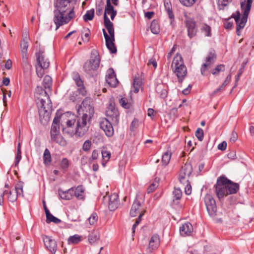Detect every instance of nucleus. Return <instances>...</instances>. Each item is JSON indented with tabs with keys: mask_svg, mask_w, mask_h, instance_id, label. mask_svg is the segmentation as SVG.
<instances>
[{
	"mask_svg": "<svg viewBox=\"0 0 254 254\" xmlns=\"http://www.w3.org/2000/svg\"><path fill=\"white\" fill-rule=\"evenodd\" d=\"M43 240L46 248L50 251L52 254H55L57 249V244L56 242L51 238V237L44 235L43 236Z\"/></svg>",
	"mask_w": 254,
	"mask_h": 254,
	"instance_id": "f8f14e48",
	"label": "nucleus"
},
{
	"mask_svg": "<svg viewBox=\"0 0 254 254\" xmlns=\"http://www.w3.org/2000/svg\"><path fill=\"white\" fill-rule=\"evenodd\" d=\"M35 96L36 99V102L41 101V103L40 104L41 106H43V103H46V109H47V111H49L51 107V101L47 92L42 87L38 86L36 89Z\"/></svg>",
	"mask_w": 254,
	"mask_h": 254,
	"instance_id": "39448f33",
	"label": "nucleus"
},
{
	"mask_svg": "<svg viewBox=\"0 0 254 254\" xmlns=\"http://www.w3.org/2000/svg\"><path fill=\"white\" fill-rule=\"evenodd\" d=\"M104 23L105 27L107 29L108 31H110L114 29L113 27V24L110 20L109 18L107 15H105L104 17Z\"/></svg>",
	"mask_w": 254,
	"mask_h": 254,
	"instance_id": "79ce46f5",
	"label": "nucleus"
},
{
	"mask_svg": "<svg viewBox=\"0 0 254 254\" xmlns=\"http://www.w3.org/2000/svg\"><path fill=\"white\" fill-rule=\"evenodd\" d=\"M91 98L86 97L82 102L80 109L78 110V114L80 115V110L83 112L82 116L78 117L77 119L68 120L66 122L68 128L73 127L74 129L68 131L74 132L77 135L82 136L88 130L89 127V121L94 113V109L92 105Z\"/></svg>",
	"mask_w": 254,
	"mask_h": 254,
	"instance_id": "f257e3e1",
	"label": "nucleus"
},
{
	"mask_svg": "<svg viewBox=\"0 0 254 254\" xmlns=\"http://www.w3.org/2000/svg\"><path fill=\"white\" fill-rule=\"evenodd\" d=\"M142 82L139 77H135L133 82V92L135 93L138 92L139 88L141 86Z\"/></svg>",
	"mask_w": 254,
	"mask_h": 254,
	"instance_id": "f704fd0d",
	"label": "nucleus"
},
{
	"mask_svg": "<svg viewBox=\"0 0 254 254\" xmlns=\"http://www.w3.org/2000/svg\"><path fill=\"white\" fill-rule=\"evenodd\" d=\"M204 202L209 215H215L217 211V206L213 196L210 194H207L204 197Z\"/></svg>",
	"mask_w": 254,
	"mask_h": 254,
	"instance_id": "9d476101",
	"label": "nucleus"
},
{
	"mask_svg": "<svg viewBox=\"0 0 254 254\" xmlns=\"http://www.w3.org/2000/svg\"><path fill=\"white\" fill-rule=\"evenodd\" d=\"M228 182L226 185L228 195L236 193L239 189V185L238 183H233L229 180H228Z\"/></svg>",
	"mask_w": 254,
	"mask_h": 254,
	"instance_id": "393cba45",
	"label": "nucleus"
},
{
	"mask_svg": "<svg viewBox=\"0 0 254 254\" xmlns=\"http://www.w3.org/2000/svg\"><path fill=\"white\" fill-rule=\"evenodd\" d=\"M252 2L253 0H247L246 3L245 1L241 2V6L243 13L241 18L240 17V13L238 11L232 15V17L234 18L237 24L236 32L239 36L240 35V30L243 29L246 25L251 8Z\"/></svg>",
	"mask_w": 254,
	"mask_h": 254,
	"instance_id": "f03ea898",
	"label": "nucleus"
},
{
	"mask_svg": "<svg viewBox=\"0 0 254 254\" xmlns=\"http://www.w3.org/2000/svg\"><path fill=\"white\" fill-rule=\"evenodd\" d=\"M73 79L75 81L76 85L79 87L82 88L83 87V83L80 78V77L78 73H76L74 74Z\"/></svg>",
	"mask_w": 254,
	"mask_h": 254,
	"instance_id": "8fccbe9b",
	"label": "nucleus"
},
{
	"mask_svg": "<svg viewBox=\"0 0 254 254\" xmlns=\"http://www.w3.org/2000/svg\"><path fill=\"white\" fill-rule=\"evenodd\" d=\"M106 80L107 83L111 86L115 87L118 84L119 81L117 79L116 74L112 68L108 70V74L106 75Z\"/></svg>",
	"mask_w": 254,
	"mask_h": 254,
	"instance_id": "2eb2a0df",
	"label": "nucleus"
},
{
	"mask_svg": "<svg viewBox=\"0 0 254 254\" xmlns=\"http://www.w3.org/2000/svg\"><path fill=\"white\" fill-rule=\"evenodd\" d=\"M60 117L57 116L55 117L53 124L52 125L51 129V137H54V135L60 134Z\"/></svg>",
	"mask_w": 254,
	"mask_h": 254,
	"instance_id": "4be33fe9",
	"label": "nucleus"
},
{
	"mask_svg": "<svg viewBox=\"0 0 254 254\" xmlns=\"http://www.w3.org/2000/svg\"><path fill=\"white\" fill-rule=\"evenodd\" d=\"M43 158L44 164L46 166L50 165L51 162V155L48 149L46 148L45 150Z\"/></svg>",
	"mask_w": 254,
	"mask_h": 254,
	"instance_id": "c756f323",
	"label": "nucleus"
},
{
	"mask_svg": "<svg viewBox=\"0 0 254 254\" xmlns=\"http://www.w3.org/2000/svg\"><path fill=\"white\" fill-rule=\"evenodd\" d=\"M43 85L44 88L47 89H49L50 91L51 90L52 85V78L49 75H46L43 79Z\"/></svg>",
	"mask_w": 254,
	"mask_h": 254,
	"instance_id": "2f4dec72",
	"label": "nucleus"
},
{
	"mask_svg": "<svg viewBox=\"0 0 254 254\" xmlns=\"http://www.w3.org/2000/svg\"><path fill=\"white\" fill-rule=\"evenodd\" d=\"M115 11L116 10L114 9L113 6L111 5L110 0H107L104 16L105 15V14L107 15V14H111L112 13H113V11Z\"/></svg>",
	"mask_w": 254,
	"mask_h": 254,
	"instance_id": "58836bf2",
	"label": "nucleus"
},
{
	"mask_svg": "<svg viewBox=\"0 0 254 254\" xmlns=\"http://www.w3.org/2000/svg\"><path fill=\"white\" fill-rule=\"evenodd\" d=\"M106 45L107 48L112 54H115L117 53V48L114 43L115 41H109L108 39L105 40Z\"/></svg>",
	"mask_w": 254,
	"mask_h": 254,
	"instance_id": "72a5a7b5",
	"label": "nucleus"
},
{
	"mask_svg": "<svg viewBox=\"0 0 254 254\" xmlns=\"http://www.w3.org/2000/svg\"><path fill=\"white\" fill-rule=\"evenodd\" d=\"M193 231V227L190 223H185L180 228V232L182 236H189Z\"/></svg>",
	"mask_w": 254,
	"mask_h": 254,
	"instance_id": "5701e85b",
	"label": "nucleus"
},
{
	"mask_svg": "<svg viewBox=\"0 0 254 254\" xmlns=\"http://www.w3.org/2000/svg\"><path fill=\"white\" fill-rule=\"evenodd\" d=\"M119 103L123 108L125 109H130L132 106V101H129L126 98H121L119 100Z\"/></svg>",
	"mask_w": 254,
	"mask_h": 254,
	"instance_id": "473e14b6",
	"label": "nucleus"
},
{
	"mask_svg": "<svg viewBox=\"0 0 254 254\" xmlns=\"http://www.w3.org/2000/svg\"><path fill=\"white\" fill-rule=\"evenodd\" d=\"M21 159V150L17 149V154L15 157V165L17 166L18 165L20 160Z\"/></svg>",
	"mask_w": 254,
	"mask_h": 254,
	"instance_id": "69168bd1",
	"label": "nucleus"
},
{
	"mask_svg": "<svg viewBox=\"0 0 254 254\" xmlns=\"http://www.w3.org/2000/svg\"><path fill=\"white\" fill-rule=\"evenodd\" d=\"M180 2L185 6H191L193 5L196 0H179Z\"/></svg>",
	"mask_w": 254,
	"mask_h": 254,
	"instance_id": "5fc2aeb1",
	"label": "nucleus"
},
{
	"mask_svg": "<svg viewBox=\"0 0 254 254\" xmlns=\"http://www.w3.org/2000/svg\"><path fill=\"white\" fill-rule=\"evenodd\" d=\"M40 103L41 101L37 102V103L39 109V114L40 120L42 121V118L43 117V118L45 119V121H47L49 120L50 115L52 110V103H51V107L49 111H47V109H46V103H43V106H41V105H40Z\"/></svg>",
	"mask_w": 254,
	"mask_h": 254,
	"instance_id": "4468645a",
	"label": "nucleus"
},
{
	"mask_svg": "<svg viewBox=\"0 0 254 254\" xmlns=\"http://www.w3.org/2000/svg\"><path fill=\"white\" fill-rule=\"evenodd\" d=\"M113 122L107 119H103L100 122V128L104 131L106 135L108 137H111L113 135L114 130L113 127Z\"/></svg>",
	"mask_w": 254,
	"mask_h": 254,
	"instance_id": "9b49d317",
	"label": "nucleus"
},
{
	"mask_svg": "<svg viewBox=\"0 0 254 254\" xmlns=\"http://www.w3.org/2000/svg\"><path fill=\"white\" fill-rule=\"evenodd\" d=\"M171 153L170 151H167L162 155V162L165 166L168 165L170 161Z\"/></svg>",
	"mask_w": 254,
	"mask_h": 254,
	"instance_id": "a19ab883",
	"label": "nucleus"
},
{
	"mask_svg": "<svg viewBox=\"0 0 254 254\" xmlns=\"http://www.w3.org/2000/svg\"><path fill=\"white\" fill-rule=\"evenodd\" d=\"M74 188H71L68 190L63 191L61 189L58 190L60 197L64 200H70L73 196Z\"/></svg>",
	"mask_w": 254,
	"mask_h": 254,
	"instance_id": "412c9836",
	"label": "nucleus"
},
{
	"mask_svg": "<svg viewBox=\"0 0 254 254\" xmlns=\"http://www.w3.org/2000/svg\"><path fill=\"white\" fill-rule=\"evenodd\" d=\"M100 59L99 55H92L91 59L86 62L83 66L84 70L88 74H92L93 71L96 70L99 66Z\"/></svg>",
	"mask_w": 254,
	"mask_h": 254,
	"instance_id": "423d86ee",
	"label": "nucleus"
},
{
	"mask_svg": "<svg viewBox=\"0 0 254 254\" xmlns=\"http://www.w3.org/2000/svg\"><path fill=\"white\" fill-rule=\"evenodd\" d=\"M184 64H185L181 55L177 53L173 58L171 64L172 69H176L177 66L179 67Z\"/></svg>",
	"mask_w": 254,
	"mask_h": 254,
	"instance_id": "b1692460",
	"label": "nucleus"
},
{
	"mask_svg": "<svg viewBox=\"0 0 254 254\" xmlns=\"http://www.w3.org/2000/svg\"><path fill=\"white\" fill-rule=\"evenodd\" d=\"M21 47V52L23 62L24 63H27L28 56H27V49L28 47V44L27 41L25 40H23L21 41L20 44Z\"/></svg>",
	"mask_w": 254,
	"mask_h": 254,
	"instance_id": "a878e982",
	"label": "nucleus"
},
{
	"mask_svg": "<svg viewBox=\"0 0 254 254\" xmlns=\"http://www.w3.org/2000/svg\"><path fill=\"white\" fill-rule=\"evenodd\" d=\"M213 64V63H211L210 62H207V61H206L205 63H204L201 66L200 69L201 74L204 76L206 75V71H207L210 68H211Z\"/></svg>",
	"mask_w": 254,
	"mask_h": 254,
	"instance_id": "4c0bfd02",
	"label": "nucleus"
},
{
	"mask_svg": "<svg viewBox=\"0 0 254 254\" xmlns=\"http://www.w3.org/2000/svg\"><path fill=\"white\" fill-rule=\"evenodd\" d=\"M81 236L78 235H74L70 236L68 239V244L76 245L78 244L81 241Z\"/></svg>",
	"mask_w": 254,
	"mask_h": 254,
	"instance_id": "e433bc0d",
	"label": "nucleus"
},
{
	"mask_svg": "<svg viewBox=\"0 0 254 254\" xmlns=\"http://www.w3.org/2000/svg\"><path fill=\"white\" fill-rule=\"evenodd\" d=\"M165 9L168 14L169 18L172 20L174 18V15L172 11V5L170 2H165L164 3ZM172 23V21H171Z\"/></svg>",
	"mask_w": 254,
	"mask_h": 254,
	"instance_id": "c9c22d12",
	"label": "nucleus"
},
{
	"mask_svg": "<svg viewBox=\"0 0 254 254\" xmlns=\"http://www.w3.org/2000/svg\"><path fill=\"white\" fill-rule=\"evenodd\" d=\"M225 70V65L224 64L217 65L215 68L212 69L211 73L214 75H218L220 72Z\"/></svg>",
	"mask_w": 254,
	"mask_h": 254,
	"instance_id": "a18cd8bd",
	"label": "nucleus"
},
{
	"mask_svg": "<svg viewBox=\"0 0 254 254\" xmlns=\"http://www.w3.org/2000/svg\"><path fill=\"white\" fill-rule=\"evenodd\" d=\"M69 166V162L66 158H63L60 163V168L64 171H66Z\"/></svg>",
	"mask_w": 254,
	"mask_h": 254,
	"instance_id": "de8ad7c7",
	"label": "nucleus"
},
{
	"mask_svg": "<svg viewBox=\"0 0 254 254\" xmlns=\"http://www.w3.org/2000/svg\"><path fill=\"white\" fill-rule=\"evenodd\" d=\"M99 156V151L97 150H94L92 153L91 158H89V162H91L93 160H96Z\"/></svg>",
	"mask_w": 254,
	"mask_h": 254,
	"instance_id": "680f3d73",
	"label": "nucleus"
},
{
	"mask_svg": "<svg viewBox=\"0 0 254 254\" xmlns=\"http://www.w3.org/2000/svg\"><path fill=\"white\" fill-rule=\"evenodd\" d=\"M36 55L38 65L43 68V69L48 68L50 65V62L48 59H45L44 52L39 51L38 53L36 54Z\"/></svg>",
	"mask_w": 254,
	"mask_h": 254,
	"instance_id": "dca6fc26",
	"label": "nucleus"
},
{
	"mask_svg": "<svg viewBox=\"0 0 254 254\" xmlns=\"http://www.w3.org/2000/svg\"><path fill=\"white\" fill-rule=\"evenodd\" d=\"M174 198L176 200H179L181 198L182 196V191L179 188H175L173 191Z\"/></svg>",
	"mask_w": 254,
	"mask_h": 254,
	"instance_id": "603ef678",
	"label": "nucleus"
},
{
	"mask_svg": "<svg viewBox=\"0 0 254 254\" xmlns=\"http://www.w3.org/2000/svg\"><path fill=\"white\" fill-rule=\"evenodd\" d=\"M192 172V167L191 164L186 163L182 167L180 170L179 179L180 182L185 185L186 183L188 182L190 175Z\"/></svg>",
	"mask_w": 254,
	"mask_h": 254,
	"instance_id": "6e6552de",
	"label": "nucleus"
},
{
	"mask_svg": "<svg viewBox=\"0 0 254 254\" xmlns=\"http://www.w3.org/2000/svg\"><path fill=\"white\" fill-rule=\"evenodd\" d=\"M231 80V75L230 73L226 77L225 81L223 82L222 84L218 88H217L212 93V95H214L219 92L224 91L226 86L229 84Z\"/></svg>",
	"mask_w": 254,
	"mask_h": 254,
	"instance_id": "cd10ccee",
	"label": "nucleus"
},
{
	"mask_svg": "<svg viewBox=\"0 0 254 254\" xmlns=\"http://www.w3.org/2000/svg\"><path fill=\"white\" fill-rule=\"evenodd\" d=\"M186 26L187 28L188 35L191 38L195 36L197 32L196 23L194 20L190 18H188L185 21Z\"/></svg>",
	"mask_w": 254,
	"mask_h": 254,
	"instance_id": "ddd939ff",
	"label": "nucleus"
},
{
	"mask_svg": "<svg viewBox=\"0 0 254 254\" xmlns=\"http://www.w3.org/2000/svg\"><path fill=\"white\" fill-rule=\"evenodd\" d=\"M118 197V195L116 193H114L110 195L108 207L111 211H114L118 208L119 204Z\"/></svg>",
	"mask_w": 254,
	"mask_h": 254,
	"instance_id": "6ab92c4d",
	"label": "nucleus"
},
{
	"mask_svg": "<svg viewBox=\"0 0 254 254\" xmlns=\"http://www.w3.org/2000/svg\"><path fill=\"white\" fill-rule=\"evenodd\" d=\"M46 221L47 223H50L51 222H53L56 224H59L61 222V220L60 219L55 217L52 214L50 215L49 216V218L48 217L47 218H46Z\"/></svg>",
	"mask_w": 254,
	"mask_h": 254,
	"instance_id": "3c124183",
	"label": "nucleus"
},
{
	"mask_svg": "<svg viewBox=\"0 0 254 254\" xmlns=\"http://www.w3.org/2000/svg\"><path fill=\"white\" fill-rule=\"evenodd\" d=\"M227 182H229L228 179L224 176L219 177L217 179L214 188L215 194L219 200L228 195L226 186Z\"/></svg>",
	"mask_w": 254,
	"mask_h": 254,
	"instance_id": "20e7f679",
	"label": "nucleus"
},
{
	"mask_svg": "<svg viewBox=\"0 0 254 254\" xmlns=\"http://www.w3.org/2000/svg\"><path fill=\"white\" fill-rule=\"evenodd\" d=\"M177 47V44H174L173 47V48L171 50L170 52L168 53V54L167 55V58L168 60L170 61L172 54L176 51V49Z\"/></svg>",
	"mask_w": 254,
	"mask_h": 254,
	"instance_id": "774afa93",
	"label": "nucleus"
},
{
	"mask_svg": "<svg viewBox=\"0 0 254 254\" xmlns=\"http://www.w3.org/2000/svg\"><path fill=\"white\" fill-rule=\"evenodd\" d=\"M216 59V55L214 51L210 52L206 58V61L214 64Z\"/></svg>",
	"mask_w": 254,
	"mask_h": 254,
	"instance_id": "09e8293b",
	"label": "nucleus"
},
{
	"mask_svg": "<svg viewBox=\"0 0 254 254\" xmlns=\"http://www.w3.org/2000/svg\"><path fill=\"white\" fill-rule=\"evenodd\" d=\"M71 0H55L54 6L56 7V10L62 12L66 13L68 11H70L72 9L74 11V7L71 5Z\"/></svg>",
	"mask_w": 254,
	"mask_h": 254,
	"instance_id": "0eeeda50",
	"label": "nucleus"
},
{
	"mask_svg": "<svg viewBox=\"0 0 254 254\" xmlns=\"http://www.w3.org/2000/svg\"><path fill=\"white\" fill-rule=\"evenodd\" d=\"M158 183L154 182L152 183L147 189V192L148 193L153 192L158 187Z\"/></svg>",
	"mask_w": 254,
	"mask_h": 254,
	"instance_id": "052dcab7",
	"label": "nucleus"
},
{
	"mask_svg": "<svg viewBox=\"0 0 254 254\" xmlns=\"http://www.w3.org/2000/svg\"><path fill=\"white\" fill-rule=\"evenodd\" d=\"M238 136L237 133L235 131H233L231 134L230 141L233 143L238 139Z\"/></svg>",
	"mask_w": 254,
	"mask_h": 254,
	"instance_id": "0e129e2a",
	"label": "nucleus"
},
{
	"mask_svg": "<svg viewBox=\"0 0 254 254\" xmlns=\"http://www.w3.org/2000/svg\"><path fill=\"white\" fill-rule=\"evenodd\" d=\"M160 245L159 236L157 234L153 235L149 241V246L147 248L149 252H152V251L158 248Z\"/></svg>",
	"mask_w": 254,
	"mask_h": 254,
	"instance_id": "a211bd4d",
	"label": "nucleus"
},
{
	"mask_svg": "<svg viewBox=\"0 0 254 254\" xmlns=\"http://www.w3.org/2000/svg\"><path fill=\"white\" fill-rule=\"evenodd\" d=\"M173 72L178 77V81L182 83L187 73V69L185 64L180 67H177L176 69H172Z\"/></svg>",
	"mask_w": 254,
	"mask_h": 254,
	"instance_id": "f3484780",
	"label": "nucleus"
},
{
	"mask_svg": "<svg viewBox=\"0 0 254 254\" xmlns=\"http://www.w3.org/2000/svg\"><path fill=\"white\" fill-rule=\"evenodd\" d=\"M141 207V203L136 198L132 205L130 211V215L131 217H135L138 214H140V213H141V211L140 210V207Z\"/></svg>",
	"mask_w": 254,
	"mask_h": 254,
	"instance_id": "aec40b11",
	"label": "nucleus"
},
{
	"mask_svg": "<svg viewBox=\"0 0 254 254\" xmlns=\"http://www.w3.org/2000/svg\"><path fill=\"white\" fill-rule=\"evenodd\" d=\"M195 136L199 141H202L203 138V130L200 128H198L195 131Z\"/></svg>",
	"mask_w": 254,
	"mask_h": 254,
	"instance_id": "13d9d810",
	"label": "nucleus"
},
{
	"mask_svg": "<svg viewBox=\"0 0 254 254\" xmlns=\"http://www.w3.org/2000/svg\"><path fill=\"white\" fill-rule=\"evenodd\" d=\"M201 29L203 32H205V34L206 36H211V28L209 26L204 24L202 25Z\"/></svg>",
	"mask_w": 254,
	"mask_h": 254,
	"instance_id": "864d4df0",
	"label": "nucleus"
},
{
	"mask_svg": "<svg viewBox=\"0 0 254 254\" xmlns=\"http://www.w3.org/2000/svg\"><path fill=\"white\" fill-rule=\"evenodd\" d=\"M98 220V216L96 213H93L88 218V221L90 225L95 224Z\"/></svg>",
	"mask_w": 254,
	"mask_h": 254,
	"instance_id": "6e6d98bb",
	"label": "nucleus"
},
{
	"mask_svg": "<svg viewBox=\"0 0 254 254\" xmlns=\"http://www.w3.org/2000/svg\"><path fill=\"white\" fill-rule=\"evenodd\" d=\"M107 119L113 122L114 125H118L119 122V113L118 109L112 103L110 104L106 111Z\"/></svg>",
	"mask_w": 254,
	"mask_h": 254,
	"instance_id": "1a4fd4ad",
	"label": "nucleus"
},
{
	"mask_svg": "<svg viewBox=\"0 0 254 254\" xmlns=\"http://www.w3.org/2000/svg\"><path fill=\"white\" fill-rule=\"evenodd\" d=\"M53 20L56 25V29L57 30L61 26L67 23L74 17V12L72 9L68 12L67 14L65 12H62L55 10Z\"/></svg>",
	"mask_w": 254,
	"mask_h": 254,
	"instance_id": "7ed1b4c3",
	"label": "nucleus"
},
{
	"mask_svg": "<svg viewBox=\"0 0 254 254\" xmlns=\"http://www.w3.org/2000/svg\"><path fill=\"white\" fill-rule=\"evenodd\" d=\"M54 137H51V139L59 144L61 146H65L66 144V141L64 138L60 134H57L56 135H54Z\"/></svg>",
	"mask_w": 254,
	"mask_h": 254,
	"instance_id": "c85d7f7f",
	"label": "nucleus"
},
{
	"mask_svg": "<svg viewBox=\"0 0 254 254\" xmlns=\"http://www.w3.org/2000/svg\"><path fill=\"white\" fill-rule=\"evenodd\" d=\"M186 186L185 188V191L186 194L189 195L191 193V187L190 184V183L188 181V182L186 183Z\"/></svg>",
	"mask_w": 254,
	"mask_h": 254,
	"instance_id": "e2e57ef3",
	"label": "nucleus"
},
{
	"mask_svg": "<svg viewBox=\"0 0 254 254\" xmlns=\"http://www.w3.org/2000/svg\"><path fill=\"white\" fill-rule=\"evenodd\" d=\"M99 233L97 231H94L89 234L88 241L90 244H92L99 240Z\"/></svg>",
	"mask_w": 254,
	"mask_h": 254,
	"instance_id": "7c9ffc66",
	"label": "nucleus"
},
{
	"mask_svg": "<svg viewBox=\"0 0 254 254\" xmlns=\"http://www.w3.org/2000/svg\"><path fill=\"white\" fill-rule=\"evenodd\" d=\"M102 164L103 166H105L106 163L109 160L111 157V153L107 150H103L102 151Z\"/></svg>",
	"mask_w": 254,
	"mask_h": 254,
	"instance_id": "ea45409f",
	"label": "nucleus"
},
{
	"mask_svg": "<svg viewBox=\"0 0 254 254\" xmlns=\"http://www.w3.org/2000/svg\"><path fill=\"white\" fill-rule=\"evenodd\" d=\"M23 183L22 182H19L16 184L15 186V189L17 195H23Z\"/></svg>",
	"mask_w": 254,
	"mask_h": 254,
	"instance_id": "49530a36",
	"label": "nucleus"
},
{
	"mask_svg": "<svg viewBox=\"0 0 254 254\" xmlns=\"http://www.w3.org/2000/svg\"><path fill=\"white\" fill-rule=\"evenodd\" d=\"M92 143L89 140H86L83 144L82 149L85 151H89L91 148Z\"/></svg>",
	"mask_w": 254,
	"mask_h": 254,
	"instance_id": "bf43d9fd",
	"label": "nucleus"
},
{
	"mask_svg": "<svg viewBox=\"0 0 254 254\" xmlns=\"http://www.w3.org/2000/svg\"><path fill=\"white\" fill-rule=\"evenodd\" d=\"M94 16V9L93 8L87 10L83 16L84 20L86 22L88 20H92Z\"/></svg>",
	"mask_w": 254,
	"mask_h": 254,
	"instance_id": "c03bdc74",
	"label": "nucleus"
},
{
	"mask_svg": "<svg viewBox=\"0 0 254 254\" xmlns=\"http://www.w3.org/2000/svg\"><path fill=\"white\" fill-rule=\"evenodd\" d=\"M18 195H15V194H12L11 191H9V194L8 196V199L11 202H14L17 199V197Z\"/></svg>",
	"mask_w": 254,
	"mask_h": 254,
	"instance_id": "338daca9",
	"label": "nucleus"
},
{
	"mask_svg": "<svg viewBox=\"0 0 254 254\" xmlns=\"http://www.w3.org/2000/svg\"><path fill=\"white\" fill-rule=\"evenodd\" d=\"M139 126V122L138 121L134 119L132 122L131 123L130 126V129L131 131H134L137 127Z\"/></svg>",
	"mask_w": 254,
	"mask_h": 254,
	"instance_id": "4d7b16f0",
	"label": "nucleus"
},
{
	"mask_svg": "<svg viewBox=\"0 0 254 254\" xmlns=\"http://www.w3.org/2000/svg\"><path fill=\"white\" fill-rule=\"evenodd\" d=\"M84 189L82 186H78L76 188H74L73 195L77 199L79 200H83L84 199Z\"/></svg>",
	"mask_w": 254,
	"mask_h": 254,
	"instance_id": "bb28decb",
	"label": "nucleus"
},
{
	"mask_svg": "<svg viewBox=\"0 0 254 254\" xmlns=\"http://www.w3.org/2000/svg\"><path fill=\"white\" fill-rule=\"evenodd\" d=\"M150 29L153 34H157L159 33L160 28L157 21L154 20L152 21L150 25Z\"/></svg>",
	"mask_w": 254,
	"mask_h": 254,
	"instance_id": "37998d69",
	"label": "nucleus"
}]
</instances>
